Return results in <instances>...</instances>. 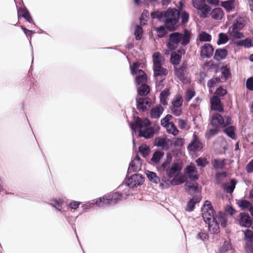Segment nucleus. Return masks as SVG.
Listing matches in <instances>:
<instances>
[{"label": "nucleus", "mask_w": 253, "mask_h": 253, "mask_svg": "<svg viewBox=\"0 0 253 253\" xmlns=\"http://www.w3.org/2000/svg\"><path fill=\"white\" fill-rule=\"evenodd\" d=\"M150 123L146 118L141 119L137 117L133 123L130 124V126L133 132H138L139 136H143L146 138L151 137L154 133V129L150 126Z\"/></svg>", "instance_id": "1"}, {"label": "nucleus", "mask_w": 253, "mask_h": 253, "mask_svg": "<svg viewBox=\"0 0 253 253\" xmlns=\"http://www.w3.org/2000/svg\"><path fill=\"white\" fill-rule=\"evenodd\" d=\"M235 17L233 20L232 25L228 29V33L230 36L233 39H241L245 37L244 34L240 32L245 27L247 19L245 16L237 15L235 13L232 15L228 16V19L230 20L231 18Z\"/></svg>", "instance_id": "2"}, {"label": "nucleus", "mask_w": 253, "mask_h": 253, "mask_svg": "<svg viewBox=\"0 0 253 253\" xmlns=\"http://www.w3.org/2000/svg\"><path fill=\"white\" fill-rule=\"evenodd\" d=\"M191 32L188 29H184L182 32H173L169 35L168 46L170 50H174L179 44L187 45L189 42Z\"/></svg>", "instance_id": "3"}, {"label": "nucleus", "mask_w": 253, "mask_h": 253, "mask_svg": "<svg viewBox=\"0 0 253 253\" xmlns=\"http://www.w3.org/2000/svg\"><path fill=\"white\" fill-rule=\"evenodd\" d=\"M122 196L118 193H115L108 196H105L99 198L96 200H93L91 202H88L85 205V208L91 207V206L96 204L98 207L103 206L113 205L118 201L121 200Z\"/></svg>", "instance_id": "4"}, {"label": "nucleus", "mask_w": 253, "mask_h": 253, "mask_svg": "<svg viewBox=\"0 0 253 253\" xmlns=\"http://www.w3.org/2000/svg\"><path fill=\"white\" fill-rule=\"evenodd\" d=\"M165 23L170 30H174L179 18V12L176 9H169L165 14Z\"/></svg>", "instance_id": "5"}, {"label": "nucleus", "mask_w": 253, "mask_h": 253, "mask_svg": "<svg viewBox=\"0 0 253 253\" xmlns=\"http://www.w3.org/2000/svg\"><path fill=\"white\" fill-rule=\"evenodd\" d=\"M140 65V63L135 62L130 66L131 74L135 75V79L137 85L146 84L147 81L146 74L143 71L139 69Z\"/></svg>", "instance_id": "6"}, {"label": "nucleus", "mask_w": 253, "mask_h": 253, "mask_svg": "<svg viewBox=\"0 0 253 253\" xmlns=\"http://www.w3.org/2000/svg\"><path fill=\"white\" fill-rule=\"evenodd\" d=\"M231 124V119L228 116L223 117L218 113L213 114L211 117V124L217 127L218 126L225 127Z\"/></svg>", "instance_id": "7"}, {"label": "nucleus", "mask_w": 253, "mask_h": 253, "mask_svg": "<svg viewBox=\"0 0 253 253\" xmlns=\"http://www.w3.org/2000/svg\"><path fill=\"white\" fill-rule=\"evenodd\" d=\"M203 148V144L199 137L195 132H194L192 139L187 146V150L189 152H196L200 151Z\"/></svg>", "instance_id": "8"}, {"label": "nucleus", "mask_w": 253, "mask_h": 253, "mask_svg": "<svg viewBox=\"0 0 253 253\" xmlns=\"http://www.w3.org/2000/svg\"><path fill=\"white\" fill-rule=\"evenodd\" d=\"M144 180V178L140 174H134L130 177L126 179V184L130 188L135 187L141 185Z\"/></svg>", "instance_id": "9"}, {"label": "nucleus", "mask_w": 253, "mask_h": 253, "mask_svg": "<svg viewBox=\"0 0 253 253\" xmlns=\"http://www.w3.org/2000/svg\"><path fill=\"white\" fill-rule=\"evenodd\" d=\"M202 217L204 221H209L212 218V216H215L214 211L212 206L208 201H206L204 203V208L202 209Z\"/></svg>", "instance_id": "10"}, {"label": "nucleus", "mask_w": 253, "mask_h": 253, "mask_svg": "<svg viewBox=\"0 0 253 253\" xmlns=\"http://www.w3.org/2000/svg\"><path fill=\"white\" fill-rule=\"evenodd\" d=\"M184 176L186 178L196 180L199 178V174L195 166L189 165L184 169Z\"/></svg>", "instance_id": "11"}, {"label": "nucleus", "mask_w": 253, "mask_h": 253, "mask_svg": "<svg viewBox=\"0 0 253 253\" xmlns=\"http://www.w3.org/2000/svg\"><path fill=\"white\" fill-rule=\"evenodd\" d=\"M137 108L139 110L144 111L149 109L151 106V101L148 97H136Z\"/></svg>", "instance_id": "12"}, {"label": "nucleus", "mask_w": 253, "mask_h": 253, "mask_svg": "<svg viewBox=\"0 0 253 253\" xmlns=\"http://www.w3.org/2000/svg\"><path fill=\"white\" fill-rule=\"evenodd\" d=\"M213 47L209 43H205L201 46L200 56L202 58H210L213 54Z\"/></svg>", "instance_id": "13"}, {"label": "nucleus", "mask_w": 253, "mask_h": 253, "mask_svg": "<svg viewBox=\"0 0 253 253\" xmlns=\"http://www.w3.org/2000/svg\"><path fill=\"white\" fill-rule=\"evenodd\" d=\"M205 222L208 224L209 230L211 234H217L219 232V226L215 216H212L209 221H205Z\"/></svg>", "instance_id": "14"}, {"label": "nucleus", "mask_w": 253, "mask_h": 253, "mask_svg": "<svg viewBox=\"0 0 253 253\" xmlns=\"http://www.w3.org/2000/svg\"><path fill=\"white\" fill-rule=\"evenodd\" d=\"M245 241V248L246 250L251 249L253 242V231L250 230H246L243 231Z\"/></svg>", "instance_id": "15"}, {"label": "nucleus", "mask_w": 253, "mask_h": 253, "mask_svg": "<svg viewBox=\"0 0 253 253\" xmlns=\"http://www.w3.org/2000/svg\"><path fill=\"white\" fill-rule=\"evenodd\" d=\"M221 5L227 12H230L237 10L238 2L236 0H228L222 1Z\"/></svg>", "instance_id": "16"}, {"label": "nucleus", "mask_w": 253, "mask_h": 253, "mask_svg": "<svg viewBox=\"0 0 253 253\" xmlns=\"http://www.w3.org/2000/svg\"><path fill=\"white\" fill-rule=\"evenodd\" d=\"M141 163L140 158L136 156L129 164L128 172L131 173L139 170L141 169Z\"/></svg>", "instance_id": "17"}, {"label": "nucleus", "mask_w": 253, "mask_h": 253, "mask_svg": "<svg viewBox=\"0 0 253 253\" xmlns=\"http://www.w3.org/2000/svg\"><path fill=\"white\" fill-rule=\"evenodd\" d=\"M239 224L245 227H250L252 224V220L249 214L241 213L239 216Z\"/></svg>", "instance_id": "18"}, {"label": "nucleus", "mask_w": 253, "mask_h": 253, "mask_svg": "<svg viewBox=\"0 0 253 253\" xmlns=\"http://www.w3.org/2000/svg\"><path fill=\"white\" fill-rule=\"evenodd\" d=\"M211 109L221 112L223 111L221 101L217 96H213L210 100Z\"/></svg>", "instance_id": "19"}, {"label": "nucleus", "mask_w": 253, "mask_h": 253, "mask_svg": "<svg viewBox=\"0 0 253 253\" xmlns=\"http://www.w3.org/2000/svg\"><path fill=\"white\" fill-rule=\"evenodd\" d=\"M182 169V167L180 164L173 163L172 164L171 168L167 169V173L169 177H173L179 175V174Z\"/></svg>", "instance_id": "20"}, {"label": "nucleus", "mask_w": 253, "mask_h": 253, "mask_svg": "<svg viewBox=\"0 0 253 253\" xmlns=\"http://www.w3.org/2000/svg\"><path fill=\"white\" fill-rule=\"evenodd\" d=\"M186 191L192 195L198 191V183L195 181L186 182L185 185Z\"/></svg>", "instance_id": "21"}, {"label": "nucleus", "mask_w": 253, "mask_h": 253, "mask_svg": "<svg viewBox=\"0 0 253 253\" xmlns=\"http://www.w3.org/2000/svg\"><path fill=\"white\" fill-rule=\"evenodd\" d=\"M187 66V64L184 63L180 68L175 69V74L176 76L181 81H184L185 79Z\"/></svg>", "instance_id": "22"}, {"label": "nucleus", "mask_w": 253, "mask_h": 253, "mask_svg": "<svg viewBox=\"0 0 253 253\" xmlns=\"http://www.w3.org/2000/svg\"><path fill=\"white\" fill-rule=\"evenodd\" d=\"M211 17L215 20H221L224 16V12L221 8H214L210 12Z\"/></svg>", "instance_id": "23"}, {"label": "nucleus", "mask_w": 253, "mask_h": 253, "mask_svg": "<svg viewBox=\"0 0 253 253\" xmlns=\"http://www.w3.org/2000/svg\"><path fill=\"white\" fill-rule=\"evenodd\" d=\"M237 181L235 179H232L229 182L223 184L222 188L228 193H232L236 186Z\"/></svg>", "instance_id": "24"}, {"label": "nucleus", "mask_w": 253, "mask_h": 253, "mask_svg": "<svg viewBox=\"0 0 253 253\" xmlns=\"http://www.w3.org/2000/svg\"><path fill=\"white\" fill-rule=\"evenodd\" d=\"M200 13L201 17L206 18L210 15L211 8L210 6L205 3L197 9Z\"/></svg>", "instance_id": "25"}, {"label": "nucleus", "mask_w": 253, "mask_h": 253, "mask_svg": "<svg viewBox=\"0 0 253 253\" xmlns=\"http://www.w3.org/2000/svg\"><path fill=\"white\" fill-rule=\"evenodd\" d=\"M171 141L167 138L159 137V147L164 150H168L172 146Z\"/></svg>", "instance_id": "26"}, {"label": "nucleus", "mask_w": 253, "mask_h": 253, "mask_svg": "<svg viewBox=\"0 0 253 253\" xmlns=\"http://www.w3.org/2000/svg\"><path fill=\"white\" fill-rule=\"evenodd\" d=\"M201 200V198L198 196L193 197L187 203L186 211H192L195 207L196 204L199 203Z\"/></svg>", "instance_id": "27"}, {"label": "nucleus", "mask_w": 253, "mask_h": 253, "mask_svg": "<svg viewBox=\"0 0 253 253\" xmlns=\"http://www.w3.org/2000/svg\"><path fill=\"white\" fill-rule=\"evenodd\" d=\"M170 95L169 89L168 88H165L160 93V99L162 104L166 105L168 104V100Z\"/></svg>", "instance_id": "28"}, {"label": "nucleus", "mask_w": 253, "mask_h": 253, "mask_svg": "<svg viewBox=\"0 0 253 253\" xmlns=\"http://www.w3.org/2000/svg\"><path fill=\"white\" fill-rule=\"evenodd\" d=\"M211 164L215 169H222L225 165V160L221 159H214L211 160Z\"/></svg>", "instance_id": "29"}, {"label": "nucleus", "mask_w": 253, "mask_h": 253, "mask_svg": "<svg viewBox=\"0 0 253 253\" xmlns=\"http://www.w3.org/2000/svg\"><path fill=\"white\" fill-rule=\"evenodd\" d=\"M227 54V51L226 49H217L215 50L214 54V59L217 61H220L224 59Z\"/></svg>", "instance_id": "30"}, {"label": "nucleus", "mask_w": 253, "mask_h": 253, "mask_svg": "<svg viewBox=\"0 0 253 253\" xmlns=\"http://www.w3.org/2000/svg\"><path fill=\"white\" fill-rule=\"evenodd\" d=\"M150 91L149 87L146 84H141L140 86L137 88V92L138 97L146 96Z\"/></svg>", "instance_id": "31"}, {"label": "nucleus", "mask_w": 253, "mask_h": 253, "mask_svg": "<svg viewBox=\"0 0 253 253\" xmlns=\"http://www.w3.org/2000/svg\"><path fill=\"white\" fill-rule=\"evenodd\" d=\"M18 16L24 17L28 22H31L32 19L29 12L26 8H21L18 10Z\"/></svg>", "instance_id": "32"}, {"label": "nucleus", "mask_w": 253, "mask_h": 253, "mask_svg": "<svg viewBox=\"0 0 253 253\" xmlns=\"http://www.w3.org/2000/svg\"><path fill=\"white\" fill-rule=\"evenodd\" d=\"M181 58V53L179 50L171 53V62L172 64L177 65L179 63Z\"/></svg>", "instance_id": "33"}, {"label": "nucleus", "mask_w": 253, "mask_h": 253, "mask_svg": "<svg viewBox=\"0 0 253 253\" xmlns=\"http://www.w3.org/2000/svg\"><path fill=\"white\" fill-rule=\"evenodd\" d=\"M238 206L242 210H247L250 211L252 204L248 201L246 200H240L237 202Z\"/></svg>", "instance_id": "34"}, {"label": "nucleus", "mask_w": 253, "mask_h": 253, "mask_svg": "<svg viewBox=\"0 0 253 253\" xmlns=\"http://www.w3.org/2000/svg\"><path fill=\"white\" fill-rule=\"evenodd\" d=\"M153 70L154 76L157 78L158 76V52H155L153 56Z\"/></svg>", "instance_id": "35"}, {"label": "nucleus", "mask_w": 253, "mask_h": 253, "mask_svg": "<svg viewBox=\"0 0 253 253\" xmlns=\"http://www.w3.org/2000/svg\"><path fill=\"white\" fill-rule=\"evenodd\" d=\"M182 97L179 94H177L172 101L171 107H176V108L181 107L182 105Z\"/></svg>", "instance_id": "36"}, {"label": "nucleus", "mask_w": 253, "mask_h": 253, "mask_svg": "<svg viewBox=\"0 0 253 253\" xmlns=\"http://www.w3.org/2000/svg\"><path fill=\"white\" fill-rule=\"evenodd\" d=\"M165 128L169 133H171L174 136L178 133L179 131L173 122H170Z\"/></svg>", "instance_id": "37"}, {"label": "nucleus", "mask_w": 253, "mask_h": 253, "mask_svg": "<svg viewBox=\"0 0 253 253\" xmlns=\"http://www.w3.org/2000/svg\"><path fill=\"white\" fill-rule=\"evenodd\" d=\"M235 127L233 126H229L224 128V132L232 139L235 138Z\"/></svg>", "instance_id": "38"}, {"label": "nucleus", "mask_w": 253, "mask_h": 253, "mask_svg": "<svg viewBox=\"0 0 253 253\" xmlns=\"http://www.w3.org/2000/svg\"><path fill=\"white\" fill-rule=\"evenodd\" d=\"M237 44L239 46H244L247 48L253 46L252 40L250 38H246L244 40L240 41L237 42Z\"/></svg>", "instance_id": "39"}, {"label": "nucleus", "mask_w": 253, "mask_h": 253, "mask_svg": "<svg viewBox=\"0 0 253 253\" xmlns=\"http://www.w3.org/2000/svg\"><path fill=\"white\" fill-rule=\"evenodd\" d=\"M198 39L201 42H210L211 36L206 32L202 31L199 33Z\"/></svg>", "instance_id": "40"}, {"label": "nucleus", "mask_w": 253, "mask_h": 253, "mask_svg": "<svg viewBox=\"0 0 253 253\" xmlns=\"http://www.w3.org/2000/svg\"><path fill=\"white\" fill-rule=\"evenodd\" d=\"M218 129L217 127L214 126L212 128H210L206 133L205 137L207 139H210L213 136L217 134Z\"/></svg>", "instance_id": "41"}, {"label": "nucleus", "mask_w": 253, "mask_h": 253, "mask_svg": "<svg viewBox=\"0 0 253 253\" xmlns=\"http://www.w3.org/2000/svg\"><path fill=\"white\" fill-rule=\"evenodd\" d=\"M215 217L217 218L218 225L220 224L223 227H225L226 226L227 223V219L224 214L219 213L216 216H215Z\"/></svg>", "instance_id": "42"}, {"label": "nucleus", "mask_w": 253, "mask_h": 253, "mask_svg": "<svg viewBox=\"0 0 253 253\" xmlns=\"http://www.w3.org/2000/svg\"><path fill=\"white\" fill-rule=\"evenodd\" d=\"M145 172L150 181L154 183H157L158 177L155 172L148 170H145Z\"/></svg>", "instance_id": "43"}, {"label": "nucleus", "mask_w": 253, "mask_h": 253, "mask_svg": "<svg viewBox=\"0 0 253 253\" xmlns=\"http://www.w3.org/2000/svg\"><path fill=\"white\" fill-rule=\"evenodd\" d=\"M173 178L171 180V184L173 185H180L184 181V178L181 175L173 176Z\"/></svg>", "instance_id": "44"}, {"label": "nucleus", "mask_w": 253, "mask_h": 253, "mask_svg": "<svg viewBox=\"0 0 253 253\" xmlns=\"http://www.w3.org/2000/svg\"><path fill=\"white\" fill-rule=\"evenodd\" d=\"M51 204L57 210L60 211L62 209V206L64 204V202L60 199H54L51 201Z\"/></svg>", "instance_id": "45"}, {"label": "nucleus", "mask_w": 253, "mask_h": 253, "mask_svg": "<svg viewBox=\"0 0 253 253\" xmlns=\"http://www.w3.org/2000/svg\"><path fill=\"white\" fill-rule=\"evenodd\" d=\"M218 40L217 42L218 44H224L229 40L228 36L224 33H220L218 35Z\"/></svg>", "instance_id": "46"}, {"label": "nucleus", "mask_w": 253, "mask_h": 253, "mask_svg": "<svg viewBox=\"0 0 253 253\" xmlns=\"http://www.w3.org/2000/svg\"><path fill=\"white\" fill-rule=\"evenodd\" d=\"M139 152L144 157L147 156L149 152L150 149L149 147L146 145H142L139 147Z\"/></svg>", "instance_id": "47"}, {"label": "nucleus", "mask_w": 253, "mask_h": 253, "mask_svg": "<svg viewBox=\"0 0 253 253\" xmlns=\"http://www.w3.org/2000/svg\"><path fill=\"white\" fill-rule=\"evenodd\" d=\"M143 34V29L142 28L139 26L136 25L135 27V29L134 31V35L135 36V38L137 40H139L142 38V35Z\"/></svg>", "instance_id": "48"}, {"label": "nucleus", "mask_w": 253, "mask_h": 253, "mask_svg": "<svg viewBox=\"0 0 253 253\" xmlns=\"http://www.w3.org/2000/svg\"><path fill=\"white\" fill-rule=\"evenodd\" d=\"M179 17H180L181 19V23L182 24H185L188 21L189 15L187 12L182 11L179 12Z\"/></svg>", "instance_id": "49"}, {"label": "nucleus", "mask_w": 253, "mask_h": 253, "mask_svg": "<svg viewBox=\"0 0 253 253\" xmlns=\"http://www.w3.org/2000/svg\"><path fill=\"white\" fill-rule=\"evenodd\" d=\"M196 163L198 167H200L201 168L205 167L208 164L207 159L203 157L198 158L196 160Z\"/></svg>", "instance_id": "50"}, {"label": "nucleus", "mask_w": 253, "mask_h": 253, "mask_svg": "<svg viewBox=\"0 0 253 253\" xmlns=\"http://www.w3.org/2000/svg\"><path fill=\"white\" fill-rule=\"evenodd\" d=\"M162 57L159 55V77H166L168 74V71L167 69L160 66Z\"/></svg>", "instance_id": "51"}, {"label": "nucleus", "mask_w": 253, "mask_h": 253, "mask_svg": "<svg viewBox=\"0 0 253 253\" xmlns=\"http://www.w3.org/2000/svg\"><path fill=\"white\" fill-rule=\"evenodd\" d=\"M171 118L172 116L168 114L166 115V116L164 118L161 120V125L163 126L164 127L168 126V125H169V124L170 123V122H169V121L171 120Z\"/></svg>", "instance_id": "52"}, {"label": "nucleus", "mask_w": 253, "mask_h": 253, "mask_svg": "<svg viewBox=\"0 0 253 253\" xmlns=\"http://www.w3.org/2000/svg\"><path fill=\"white\" fill-rule=\"evenodd\" d=\"M171 31L166 25L165 27H159V38L166 36L168 34V30Z\"/></svg>", "instance_id": "53"}, {"label": "nucleus", "mask_w": 253, "mask_h": 253, "mask_svg": "<svg viewBox=\"0 0 253 253\" xmlns=\"http://www.w3.org/2000/svg\"><path fill=\"white\" fill-rule=\"evenodd\" d=\"M197 239H200L203 241L207 240L209 239L208 234L204 231H201L197 236Z\"/></svg>", "instance_id": "54"}, {"label": "nucleus", "mask_w": 253, "mask_h": 253, "mask_svg": "<svg viewBox=\"0 0 253 253\" xmlns=\"http://www.w3.org/2000/svg\"><path fill=\"white\" fill-rule=\"evenodd\" d=\"M205 0H192L193 6L197 9L205 3Z\"/></svg>", "instance_id": "55"}, {"label": "nucleus", "mask_w": 253, "mask_h": 253, "mask_svg": "<svg viewBox=\"0 0 253 253\" xmlns=\"http://www.w3.org/2000/svg\"><path fill=\"white\" fill-rule=\"evenodd\" d=\"M195 95V92L191 89H188L186 91L185 96V100L187 101H190Z\"/></svg>", "instance_id": "56"}, {"label": "nucleus", "mask_w": 253, "mask_h": 253, "mask_svg": "<svg viewBox=\"0 0 253 253\" xmlns=\"http://www.w3.org/2000/svg\"><path fill=\"white\" fill-rule=\"evenodd\" d=\"M220 81V79L218 78H214L209 81L207 85L209 87L211 88L213 87L217 83Z\"/></svg>", "instance_id": "57"}, {"label": "nucleus", "mask_w": 253, "mask_h": 253, "mask_svg": "<svg viewBox=\"0 0 253 253\" xmlns=\"http://www.w3.org/2000/svg\"><path fill=\"white\" fill-rule=\"evenodd\" d=\"M227 93V91L226 89H224L221 87H219L217 88L215 91V96H223L225 95Z\"/></svg>", "instance_id": "58"}, {"label": "nucleus", "mask_w": 253, "mask_h": 253, "mask_svg": "<svg viewBox=\"0 0 253 253\" xmlns=\"http://www.w3.org/2000/svg\"><path fill=\"white\" fill-rule=\"evenodd\" d=\"M170 109L172 113L176 116H179L182 114L181 107H171Z\"/></svg>", "instance_id": "59"}, {"label": "nucleus", "mask_w": 253, "mask_h": 253, "mask_svg": "<svg viewBox=\"0 0 253 253\" xmlns=\"http://www.w3.org/2000/svg\"><path fill=\"white\" fill-rule=\"evenodd\" d=\"M246 87L251 90L253 91V77H250L246 81Z\"/></svg>", "instance_id": "60"}, {"label": "nucleus", "mask_w": 253, "mask_h": 253, "mask_svg": "<svg viewBox=\"0 0 253 253\" xmlns=\"http://www.w3.org/2000/svg\"><path fill=\"white\" fill-rule=\"evenodd\" d=\"M246 170L248 173L253 172V160H252L246 166Z\"/></svg>", "instance_id": "61"}, {"label": "nucleus", "mask_w": 253, "mask_h": 253, "mask_svg": "<svg viewBox=\"0 0 253 253\" xmlns=\"http://www.w3.org/2000/svg\"><path fill=\"white\" fill-rule=\"evenodd\" d=\"M184 143V140L181 138H177L174 141V145L176 146L180 147L183 146Z\"/></svg>", "instance_id": "62"}, {"label": "nucleus", "mask_w": 253, "mask_h": 253, "mask_svg": "<svg viewBox=\"0 0 253 253\" xmlns=\"http://www.w3.org/2000/svg\"><path fill=\"white\" fill-rule=\"evenodd\" d=\"M151 162L154 164L157 165L158 164V150H156L153 154Z\"/></svg>", "instance_id": "63"}, {"label": "nucleus", "mask_w": 253, "mask_h": 253, "mask_svg": "<svg viewBox=\"0 0 253 253\" xmlns=\"http://www.w3.org/2000/svg\"><path fill=\"white\" fill-rule=\"evenodd\" d=\"M177 124L178 127L181 129H184L187 125L186 122L184 120L180 119L177 120Z\"/></svg>", "instance_id": "64"}]
</instances>
